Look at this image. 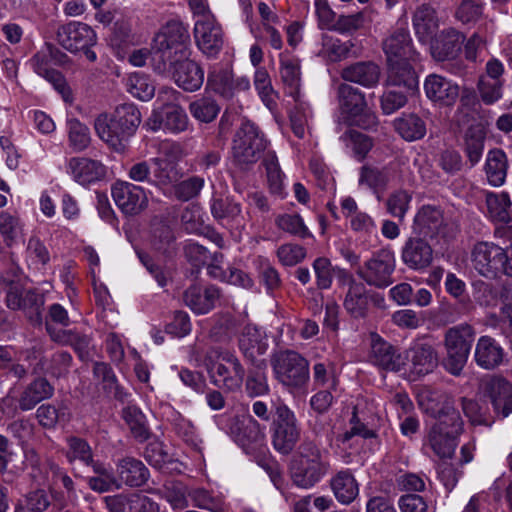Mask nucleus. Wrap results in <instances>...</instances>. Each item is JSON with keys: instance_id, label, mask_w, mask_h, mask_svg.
Returning <instances> with one entry per match:
<instances>
[{"instance_id": "obj_1", "label": "nucleus", "mask_w": 512, "mask_h": 512, "mask_svg": "<svg viewBox=\"0 0 512 512\" xmlns=\"http://www.w3.org/2000/svg\"><path fill=\"white\" fill-rule=\"evenodd\" d=\"M142 115L134 103L117 105L111 112H103L94 119L97 137L112 151L124 153L136 134Z\"/></svg>"}, {"instance_id": "obj_2", "label": "nucleus", "mask_w": 512, "mask_h": 512, "mask_svg": "<svg viewBox=\"0 0 512 512\" xmlns=\"http://www.w3.org/2000/svg\"><path fill=\"white\" fill-rule=\"evenodd\" d=\"M329 470L328 451L306 438L298 446L291 461L290 479L298 488L311 489L328 474Z\"/></svg>"}, {"instance_id": "obj_3", "label": "nucleus", "mask_w": 512, "mask_h": 512, "mask_svg": "<svg viewBox=\"0 0 512 512\" xmlns=\"http://www.w3.org/2000/svg\"><path fill=\"white\" fill-rule=\"evenodd\" d=\"M189 46L188 27L180 20L168 21L153 39V70L159 75H164L169 70L168 62L190 56Z\"/></svg>"}, {"instance_id": "obj_4", "label": "nucleus", "mask_w": 512, "mask_h": 512, "mask_svg": "<svg viewBox=\"0 0 512 512\" xmlns=\"http://www.w3.org/2000/svg\"><path fill=\"white\" fill-rule=\"evenodd\" d=\"M462 426L459 412L454 407L445 405L437 412L435 423L428 432V446L439 458H452Z\"/></svg>"}, {"instance_id": "obj_5", "label": "nucleus", "mask_w": 512, "mask_h": 512, "mask_svg": "<svg viewBox=\"0 0 512 512\" xmlns=\"http://www.w3.org/2000/svg\"><path fill=\"white\" fill-rule=\"evenodd\" d=\"M275 379L291 394L307 390L310 380L309 361L294 350H284L271 360Z\"/></svg>"}, {"instance_id": "obj_6", "label": "nucleus", "mask_w": 512, "mask_h": 512, "mask_svg": "<svg viewBox=\"0 0 512 512\" xmlns=\"http://www.w3.org/2000/svg\"><path fill=\"white\" fill-rule=\"evenodd\" d=\"M337 96L344 119L349 125L365 130L377 126V116L369 107L363 91L348 83H341L337 88Z\"/></svg>"}, {"instance_id": "obj_7", "label": "nucleus", "mask_w": 512, "mask_h": 512, "mask_svg": "<svg viewBox=\"0 0 512 512\" xmlns=\"http://www.w3.org/2000/svg\"><path fill=\"white\" fill-rule=\"evenodd\" d=\"M475 335V329L466 323L453 326L445 332L444 367L450 374L454 376L461 374L467 363Z\"/></svg>"}, {"instance_id": "obj_8", "label": "nucleus", "mask_w": 512, "mask_h": 512, "mask_svg": "<svg viewBox=\"0 0 512 512\" xmlns=\"http://www.w3.org/2000/svg\"><path fill=\"white\" fill-rule=\"evenodd\" d=\"M267 141L259 128L251 122L242 123L233 139V162L241 170H248L262 156Z\"/></svg>"}, {"instance_id": "obj_9", "label": "nucleus", "mask_w": 512, "mask_h": 512, "mask_svg": "<svg viewBox=\"0 0 512 512\" xmlns=\"http://www.w3.org/2000/svg\"><path fill=\"white\" fill-rule=\"evenodd\" d=\"M395 267L394 253L389 249H380L359 267L357 274L369 286L384 289L393 283Z\"/></svg>"}, {"instance_id": "obj_10", "label": "nucleus", "mask_w": 512, "mask_h": 512, "mask_svg": "<svg viewBox=\"0 0 512 512\" xmlns=\"http://www.w3.org/2000/svg\"><path fill=\"white\" fill-rule=\"evenodd\" d=\"M218 358L222 362L213 364L208 370L211 382L227 392L239 390L245 377V368L239 358L229 350L220 351Z\"/></svg>"}, {"instance_id": "obj_11", "label": "nucleus", "mask_w": 512, "mask_h": 512, "mask_svg": "<svg viewBox=\"0 0 512 512\" xmlns=\"http://www.w3.org/2000/svg\"><path fill=\"white\" fill-rule=\"evenodd\" d=\"M412 232L430 240L452 237V229L444 218L443 210L429 204L418 209L413 219Z\"/></svg>"}, {"instance_id": "obj_12", "label": "nucleus", "mask_w": 512, "mask_h": 512, "mask_svg": "<svg viewBox=\"0 0 512 512\" xmlns=\"http://www.w3.org/2000/svg\"><path fill=\"white\" fill-rule=\"evenodd\" d=\"M506 251L492 242H479L472 252L474 269L482 276L494 279L503 274Z\"/></svg>"}, {"instance_id": "obj_13", "label": "nucleus", "mask_w": 512, "mask_h": 512, "mask_svg": "<svg viewBox=\"0 0 512 512\" xmlns=\"http://www.w3.org/2000/svg\"><path fill=\"white\" fill-rule=\"evenodd\" d=\"M193 35L196 46L208 58H215L224 45V32L215 16L195 20Z\"/></svg>"}, {"instance_id": "obj_14", "label": "nucleus", "mask_w": 512, "mask_h": 512, "mask_svg": "<svg viewBox=\"0 0 512 512\" xmlns=\"http://www.w3.org/2000/svg\"><path fill=\"white\" fill-rule=\"evenodd\" d=\"M111 193L116 206L128 216L138 215L148 205L145 189L128 181H116Z\"/></svg>"}, {"instance_id": "obj_15", "label": "nucleus", "mask_w": 512, "mask_h": 512, "mask_svg": "<svg viewBox=\"0 0 512 512\" xmlns=\"http://www.w3.org/2000/svg\"><path fill=\"white\" fill-rule=\"evenodd\" d=\"M369 346V363L386 371L399 372L403 369L405 361L399 350L378 333H370Z\"/></svg>"}, {"instance_id": "obj_16", "label": "nucleus", "mask_w": 512, "mask_h": 512, "mask_svg": "<svg viewBox=\"0 0 512 512\" xmlns=\"http://www.w3.org/2000/svg\"><path fill=\"white\" fill-rule=\"evenodd\" d=\"M169 63L164 75H171L175 84L185 92L198 91L204 83V69L189 57H179Z\"/></svg>"}, {"instance_id": "obj_17", "label": "nucleus", "mask_w": 512, "mask_h": 512, "mask_svg": "<svg viewBox=\"0 0 512 512\" xmlns=\"http://www.w3.org/2000/svg\"><path fill=\"white\" fill-rule=\"evenodd\" d=\"M188 124L189 118L185 110L175 104H165L153 110L146 122L148 129L153 132L163 130L173 134L185 131Z\"/></svg>"}, {"instance_id": "obj_18", "label": "nucleus", "mask_w": 512, "mask_h": 512, "mask_svg": "<svg viewBox=\"0 0 512 512\" xmlns=\"http://www.w3.org/2000/svg\"><path fill=\"white\" fill-rule=\"evenodd\" d=\"M56 36L58 43L71 53L91 48L97 42L95 31L88 24L78 21L60 26Z\"/></svg>"}, {"instance_id": "obj_19", "label": "nucleus", "mask_w": 512, "mask_h": 512, "mask_svg": "<svg viewBox=\"0 0 512 512\" xmlns=\"http://www.w3.org/2000/svg\"><path fill=\"white\" fill-rule=\"evenodd\" d=\"M206 89L223 99L230 100L239 92L249 90L250 81L246 76L234 78L228 69L213 68L208 72Z\"/></svg>"}, {"instance_id": "obj_20", "label": "nucleus", "mask_w": 512, "mask_h": 512, "mask_svg": "<svg viewBox=\"0 0 512 512\" xmlns=\"http://www.w3.org/2000/svg\"><path fill=\"white\" fill-rule=\"evenodd\" d=\"M423 88L426 97L440 107L452 106L459 98V85L439 74H429L424 80Z\"/></svg>"}, {"instance_id": "obj_21", "label": "nucleus", "mask_w": 512, "mask_h": 512, "mask_svg": "<svg viewBox=\"0 0 512 512\" xmlns=\"http://www.w3.org/2000/svg\"><path fill=\"white\" fill-rule=\"evenodd\" d=\"M184 156L183 147L175 141H163L159 146V156L150 159L154 166V177L157 183H172L173 166Z\"/></svg>"}, {"instance_id": "obj_22", "label": "nucleus", "mask_w": 512, "mask_h": 512, "mask_svg": "<svg viewBox=\"0 0 512 512\" xmlns=\"http://www.w3.org/2000/svg\"><path fill=\"white\" fill-rule=\"evenodd\" d=\"M401 260L409 269L422 271L432 264L433 249L426 238L409 237L402 246Z\"/></svg>"}, {"instance_id": "obj_23", "label": "nucleus", "mask_w": 512, "mask_h": 512, "mask_svg": "<svg viewBox=\"0 0 512 512\" xmlns=\"http://www.w3.org/2000/svg\"><path fill=\"white\" fill-rule=\"evenodd\" d=\"M67 172L76 183L87 187L104 179L106 166L88 157H72L68 161Z\"/></svg>"}, {"instance_id": "obj_24", "label": "nucleus", "mask_w": 512, "mask_h": 512, "mask_svg": "<svg viewBox=\"0 0 512 512\" xmlns=\"http://www.w3.org/2000/svg\"><path fill=\"white\" fill-rule=\"evenodd\" d=\"M221 296V290L215 285L202 287L199 284H191L183 292V302L197 315L209 313L214 309Z\"/></svg>"}, {"instance_id": "obj_25", "label": "nucleus", "mask_w": 512, "mask_h": 512, "mask_svg": "<svg viewBox=\"0 0 512 512\" xmlns=\"http://www.w3.org/2000/svg\"><path fill=\"white\" fill-rule=\"evenodd\" d=\"M340 76L345 82L372 89L380 82L381 68L374 61H358L345 66Z\"/></svg>"}, {"instance_id": "obj_26", "label": "nucleus", "mask_w": 512, "mask_h": 512, "mask_svg": "<svg viewBox=\"0 0 512 512\" xmlns=\"http://www.w3.org/2000/svg\"><path fill=\"white\" fill-rule=\"evenodd\" d=\"M406 359L410 362V370L417 376H425L437 367L438 357L433 346L427 342H414L406 351Z\"/></svg>"}, {"instance_id": "obj_27", "label": "nucleus", "mask_w": 512, "mask_h": 512, "mask_svg": "<svg viewBox=\"0 0 512 512\" xmlns=\"http://www.w3.org/2000/svg\"><path fill=\"white\" fill-rule=\"evenodd\" d=\"M63 455L73 470H76L77 466L88 468L97 460L96 452L88 440L78 435L65 437Z\"/></svg>"}, {"instance_id": "obj_28", "label": "nucleus", "mask_w": 512, "mask_h": 512, "mask_svg": "<svg viewBox=\"0 0 512 512\" xmlns=\"http://www.w3.org/2000/svg\"><path fill=\"white\" fill-rule=\"evenodd\" d=\"M383 50L387 61L419 60L413 46L409 32L405 28L396 29L383 43Z\"/></svg>"}, {"instance_id": "obj_29", "label": "nucleus", "mask_w": 512, "mask_h": 512, "mask_svg": "<svg viewBox=\"0 0 512 512\" xmlns=\"http://www.w3.org/2000/svg\"><path fill=\"white\" fill-rule=\"evenodd\" d=\"M465 37L455 28L443 29L431 42V53L437 61L454 59L461 51Z\"/></svg>"}, {"instance_id": "obj_30", "label": "nucleus", "mask_w": 512, "mask_h": 512, "mask_svg": "<svg viewBox=\"0 0 512 512\" xmlns=\"http://www.w3.org/2000/svg\"><path fill=\"white\" fill-rule=\"evenodd\" d=\"M119 483L131 488H138L147 483L150 472L145 464L134 457L126 456L116 462Z\"/></svg>"}, {"instance_id": "obj_31", "label": "nucleus", "mask_w": 512, "mask_h": 512, "mask_svg": "<svg viewBox=\"0 0 512 512\" xmlns=\"http://www.w3.org/2000/svg\"><path fill=\"white\" fill-rule=\"evenodd\" d=\"M210 211L213 218L226 228H238L243 225L241 205L230 197H212Z\"/></svg>"}, {"instance_id": "obj_32", "label": "nucleus", "mask_w": 512, "mask_h": 512, "mask_svg": "<svg viewBox=\"0 0 512 512\" xmlns=\"http://www.w3.org/2000/svg\"><path fill=\"white\" fill-rule=\"evenodd\" d=\"M484 392L496 413H501L503 418L512 413V384L504 378L492 377L485 382Z\"/></svg>"}, {"instance_id": "obj_33", "label": "nucleus", "mask_w": 512, "mask_h": 512, "mask_svg": "<svg viewBox=\"0 0 512 512\" xmlns=\"http://www.w3.org/2000/svg\"><path fill=\"white\" fill-rule=\"evenodd\" d=\"M412 60L387 61L386 84L388 86L403 87L409 91H415L419 87L418 76L413 67Z\"/></svg>"}, {"instance_id": "obj_34", "label": "nucleus", "mask_w": 512, "mask_h": 512, "mask_svg": "<svg viewBox=\"0 0 512 512\" xmlns=\"http://www.w3.org/2000/svg\"><path fill=\"white\" fill-rule=\"evenodd\" d=\"M504 349L491 336H481L475 346L474 360L476 364L486 370H492L501 365L504 359Z\"/></svg>"}, {"instance_id": "obj_35", "label": "nucleus", "mask_w": 512, "mask_h": 512, "mask_svg": "<svg viewBox=\"0 0 512 512\" xmlns=\"http://www.w3.org/2000/svg\"><path fill=\"white\" fill-rule=\"evenodd\" d=\"M54 387L44 377H37L22 391L18 406L22 411L32 410L43 400L53 396Z\"/></svg>"}, {"instance_id": "obj_36", "label": "nucleus", "mask_w": 512, "mask_h": 512, "mask_svg": "<svg viewBox=\"0 0 512 512\" xmlns=\"http://www.w3.org/2000/svg\"><path fill=\"white\" fill-rule=\"evenodd\" d=\"M412 21L418 40L422 43L432 41L439 26L435 9L429 4H422L414 12Z\"/></svg>"}, {"instance_id": "obj_37", "label": "nucleus", "mask_w": 512, "mask_h": 512, "mask_svg": "<svg viewBox=\"0 0 512 512\" xmlns=\"http://www.w3.org/2000/svg\"><path fill=\"white\" fill-rule=\"evenodd\" d=\"M238 342L240 351L251 362H254L256 357L265 354L268 349V343L263 333L252 325L244 327Z\"/></svg>"}, {"instance_id": "obj_38", "label": "nucleus", "mask_w": 512, "mask_h": 512, "mask_svg": "<svg viewBox=\"0 0 512 512\" xmlns=\"http://www.w3.org/2000/svg\"><path fill=\"white\" fill-rule=\"evenodd\" d=\"M44 49L38 51L31 59V65L35 73L50 82L53 87L65 96L68 86L61 72L52 67L53 63Z\"/></svg>"}, {"instance_id": "obj_39", "label": "nucleus", "mask_w": 512, "mask_h": 512, "mask_svg": "<svg viewBox=\"0 0 512 512\" xmlns=\"http://www.w3.org/2000/svg\"><path fill=\"white\" fill-rule=\"evenodd\" d=\"M399 166V160L390 162L389 165L381 169L363 166L360 171L359 184L373 189L385 187L389 182L399 178L397 174Z\"/></svg>"}, {"instance_id": "obj_40", "label": "nucleus", "mask_w": 512, "mask_h": 512, "mask_svg": "<svg viewBox=\"0 0 512 512\" xmlns=\"http://www.w3.org/2000/svg\"><path fill=\"white\" fill-rule=\"evenodd\" d=\"M335 498L341 503H352L359 494L358 483L349 469L337 472L330 480Z\"/></svg>"}, {"instance_id": "obj_41", "label": "nucleus", "mask_w": 512, "mask_h": 512, "mask_svg": "<svg viewBox=\"0 0 512 512\" xmlns=\"http://www.w3.org/2000/svg\"><path fill=\"white\" fill-rule=\"evenodd\" d=\"M236 440L243 447L257 448L263 445L265 440V427H262L252 416L237 419Z\"/></svg>"}, {"instance_id": "obj_42", "label": "nucleus", "mask_w": 512, "mask_h": 512, "mask_svg": "<svg viewBox=\"0 0 512 512\" xmlns=\"http://www.w3.org/2000/svg\"><path fill=\"white\" fill-rule=\"evenodd\" d=\"M280 77L290 96L301 95V65L300 60L294 56L280 54Z\"/></svg>"}, {"instance_id": "obj_43", "label": "nucleus", "mask_w": 512, "mask_h": 512, "mask_svg": "<svg viewBox=\"0 0 512 512\" xmlns=\"http://www.w3.org/2000/svg\"><path fill=\"white\" fill-rule=\"evenodd\" d=\"M393 123L397 133L409 142L422 139L427 132L425 121L415 113H403Z\"/></svg>"}, {"instance_id": "obj_44", "label": "nucleus", "mask_w": 512, "mask_h": 512, "mask_svg": "<svg viewBox=\"0 0 512 512\" xmlns=\"http://www.w3.org/2000/svg\"><path fill=\"white\" fill-rule=\"evenodd\" d=\"M508 161L505 152L501 149L490 150L486 157L485 173L488 183L499 187L505 183Z\"/></svg>"}, {"instance_id": "obj_45", "label": "nucleus", "mask_w": 512, "mask_h": 512, "mask_svg": "<svg viewBox=\"0 0 512 512\" xmlns=\"http://www.w3.org/2000/svg\"><path fill=\"white\" fill-rule=\"evenodd\" d=\"M486 204L494 222L507 224L512 221L511 200L507 192L487 194Z\"/></svg>"}, {"instance_id": "obj_46", "label": "nucleus", "mask_w": 512, "mask_h": 512, "mask_svg": "<svg viewBox=\"0 0 512 512\" xmlns=\"http://www.w3.org/2000/svg\"><path fill=\"white\" fill-rule=\"evenodd\" d=\"M295 101L294 108L290 112V123L294 135L303 138L309 122L313 118V112L310 104L305 101L301 95L292 96Z\"/></svg>"}, {"instance_id": "obj_47", "label": "nucleus", "mask_w": 512, "mask_h": 512, "mask_svg": "<svg viewBox=\"0 0 512 512\" xmlns=\"http://www.w3.org/2000/svg\"><path fill=\"white\" fill-rule=\"evenodd\" d=\"M266 170L267 184L271 194L283 198L285 195L284 174L282 173L278 159L273 152H268L263 158Z\"/></svg>"}, {"instance_id": "obj_48", "label": "nucleus", "mask_w": 512, "mask_h": 512, "mask_svg": "<svg viewBox=\"0 0 512 512\" xmlns=\"http://www.w3.org/2000/svg\"><path fill=\"white\" fill-rule=\"evenodd\" d=\"M354 44L351 41H342L338 38L324 35L322 48L318 55L330 62H340L349 57Z\"/></svg>"}, {"instance_id": "obj_49", "label": "nucleus", "mask_w": 512, "mask_h": 512, "mask_svg": "<svg viewBox=\"0 0 512 512\" xmlns=\"http://www.w3.org/2000/svg\"><path fill=\"white\" fill-rule=\"evenodd\" d=\"M272 444L276 451L288 455L300 439L299 426L271 428Z\"/></svg>"}, {"instance_id": "obj_50", "label": "nucleus", "mask_w": 512, "mask_h": 512, "mask_svg": "<svg viewBox=\"0 0 512 512\" xmlns=\"http://www.w3.org/2000/svg\"><path fill=\"white\" fill-rule=\"evenodd\" d=\"M188 109L192 117L202 123L214 121L221 110L217 101L209 96H202L192 101Z\"/></svg>"}, {"instance_id": "obj_51", "label": "nucleus", "mask_w": 512, "mask_h": 512, "mask_svg": "<svg viewBox=\"0 0 512 512\" xmlns=\"http://www.w3.org/2000/svg\"><path fill=\"white\" fill-rule=\"evenodd\" d=\"M367 296L362 283L352 281L344 300L345 309L355 318L363 317L367 309Z\"/></svg>"}, {"instance_id": "obj_52", "label": "nucleus", "mask_w": 512, "mask_h": 512, "mask_svg": "<svg viewBox=\"0 0 512 512\" xmlns=\"http://www.w3.org/2000/svg\"><path fill=\"white\" fill-rule=\"evenodd\" d=\"M349 424L350 428L343 433L338 434L336 437L338 444L342 445L346 449H354V443H352V440L357 437H361V439H371L376 437L374 430L369 429L364 423L360 422L355 411L353 412Z\"/></svg>"}, {"instance_id": "obj_53", "label": "nucleus", "mask_w": 512, "mask_h": 512, "mask_svg": "<svg viewBox=\"0 0 512 512\" xmlns=\"http://www.w3.org/2000/svg\"><path fill=\"white\" fill-rule=\"evenodd\" d=\"M122 417L129 426L135 439L143 442L149 438V430L146 426L145 415L135 405H128L122 410Z\"/></svg>"}, {"instance_id": "obj_54", "label": "nucleus", "mask_w": 512, "mask_h": 512, "mask_svg": "<svg viewBox=\"0 0 512 512\" xmlns=\"http://www.w3.org/2000/svg\"><path fill=\"white\" fill-rule=\"evenodd\" d=\"M69 146L74 152H82L91 143L90 129L76 118L67 121Z\"/></svg>"}, {"instance_id": "obj_55", "label": "nucleus", "mask_w": 512, "mask_h": 512, "mask_svg": "<svg viewBox=\"0 0 512 512\" xmlns=\"http://www.w3.org/2000/svg\"><path fill=\"white\" fill-rule=\"evenodd\" d=\"M254 86L263 104L273 110L276 107V92L266 68L258 67L254 73Z\"/></svg>"}, {"instance_id": "obj_56", "label": "nucleus", "mask_w": 512, "mask_h": 512, "mask_svg": "<svg viewBox=\"0 0 512 512\" xmlns=\"http://www.w3.org/2000/svg\"><path fill=\"white\" fill-rule=\"evenodd\" d=\"M191 503L200 509L212 512H221L224 509V501L221 496L205 488H193L188 492Z\"/></svg>"}, {"instance_id": "obj_57", "label": "nucleus", "mask_w": 512, "mask_h": 512, "mask_svg": "<svg viewBox=\"0 0 512 512\" xmlns=\"http://www.w3.org/2000/svg\"><path fill=\"white\" fill-rule=\"evenodd\" d=\"M485 133L477 127L467 129L464 136V151L472 166L476 165L483 154Z\"/></svg>"}, {"instance_id": "obj_58", "label": "nucleus", "mask_w": 512, "mask_h": 512, "mask_svg": "<svg viewBox=\"0 0 512 512\" xmlns=\"http://www.w3.org/2000/svg\"><path fill=\"white\" fill-rule=\"evenodd\" d=\"M127 91L141 101H149L155 94V86L149 76L133 73L127 80Z\"/></svg>"}, {"instance_id": "obj_59", "label": "nucleus", "mask_w": 512, "mask_h": 512, "mask_svg": "<svg viewBox=\"0 0 512 512\" xmlns=\"http://www.w3.org/2000/svg\"><path fill=\"white\" fill-rule=\"evenodd\" d=\"M170 422L176 434L182 438L183 441L196 450L201 449L202 441L196 434L195 427L190 420L175 412L172 414Z\"/></svg>"}, {"instance_id": "obj_60", "label": "nucleus", "mask_w": 512, "mask_h": 512, "mask_svg": "<svg viewBox=\"0 0 512 512\" xmlns=\"http://www.w3.org/2000/svg\"><path fill=\"white\" fill-rule=\"evenodd\" d=\"M188 492L186 486L176 480H168L160 489V493L173 508L183 509L188 506Z\"/></svg>"}, {"instance_id": "obj_61", "label": "nucleus", "mask_w": 512, "mask_h": 512, "mask_svg": "<svg viewBox=\"0 0 512 512\" xmlns=\"http://www.w3.org/2000/svg\"><path fill=\"white\" fill-rule=\"evenodd\" d=\"M411 194L403 189L392 192L386 200L387 212L402 222L410 208Z\"/></svg>"}, {"instance_id": "obj_62", "label": "nucleus", "mask_w": 512, "mask_h": 512, "mask_svg": "<svg viewBox=\"0 0 512 512\" xmlns=\"http://www.w3.org/2000/svg\"><path fill=\"white\" fill-rule=\"evenodd\" d=\"M276 225L279 229L295 237L305 239L312 237L303 218L298 214H283L277 217Z\"/></svg>"}, {"instance_id": "obj_63", "label": "nucleus", "mask_w": 512, "mask_h": 512, "mask_svg": "<svg viewBox=\"0 0 512 512\" xmlns=\"http://www.w3.org/2000/svg\"><path fill=\"white\" fill-rule=\"evenodd\" d=\"M245 392L248 397L256 398L267 395L270 392L267 375L260 365L256 370L249 371L245 382Z\"/></svg>"}, {"instance_id": "obj_64", "label": "nucleus", "mask_w": 512, "mask_h": 512, "mask_svg": "<svg viewBox=\"0 0 512 512\" xmlns=\"http://www.w3.org/2000/svg\"><path fill=\"white\" fill-rule=\"evenodd\" d=\"M21 309L28 316L30 321L40 324L42 322V307L44 296L35 290H24L21 300Z\"/></svg>"}]
</instances>
